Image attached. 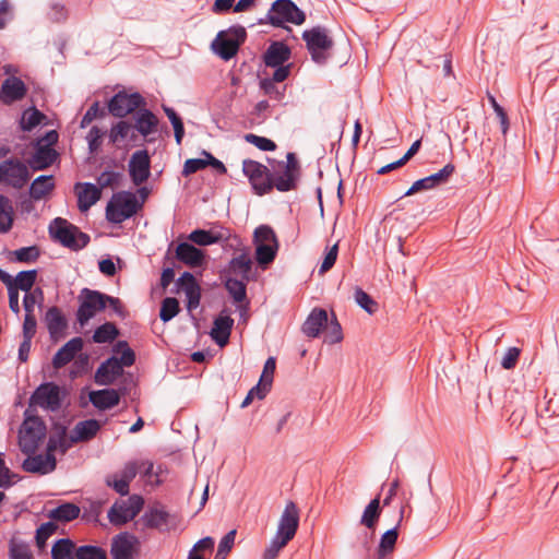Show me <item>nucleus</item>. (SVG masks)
<instances>
[{
    "mask_svg": "<svg viewBox=\"0 0 559 559\" xmlns=\"http://www.w3.org/2000/svg\"><path fill=\"white\" fill-rule=\"evenodd\" d=\"M189 240L198 246H210L213 243L224 242L226 246H240L241 240L237 236H231L229 230L221 231L195 229L189 235Z\"/></svg>",
    "mask_w": 559,
    "mask_h": 559,
    "instance_id": "obj_19",
    "label": "nucleus"
},
{
    "mask_svg": "<svg viewBox=\"0 0 559 559\" xmlns=\"http://www.w3.org/2000/svg\"><path fill=\"white\" fill-rule=\"evenodd\" d=\"M27 457L22 463V468L27 473L46 475L53 472L57 467L55 454H26Z\"/></svg>",
    "mask_w": 559,
    "mask_h": 559,
    "instance_id": "obj_25",
    "label": "nucleus"
},
{
    "mask_svg": "<svg viewBox=\"0 0 559 559\" xmlns=\"http://www.w3.org/2000/svg\"><path fill=\"white\" fill-rule=\"evenodd\" d=\"M100 423L96 419L79 421L71 431V442L80 443L92 440L100 430Z\"/></svg>",
    "mask_w": 559,
    "mask_h": 559,
    "instance_id": "obj_37",
    "label": "nucleus"
},
{
    "mask_svg": "<svg viewBox=\"0 0 559 559\" xmlns=\"http://www.w3.org/2000/svg\"><path fill=\"white\" fill-rule=\"evenodd\" d=\"M132 118L134 120V123L132 124L134 132L142 135L144 139L157 131L159 120L156 115L145 108V106L136 110Z\"/></svg>",
    "mask_w": 559,
    "mask_h": 559,
    "instance_id": "obj_26",
    "label": "nucleus"
},
{
    "mask_svg": "<svg viewBox=\"0 0 559 559\" xmlns=\"http://www.w3.org/2000/svg\"><path fill=\"white\" fill-rule=\"evenodd\" d=\"M106 116V110L105 108H100L99 107V102H94L90 108L86 110V112L84 114L81 122H80V127L82 129L86 128L87 126H90L92 123V121L96 118H103Z\"/></svg>",
    "mask_w": 559,
    "mask_h": 559,
    "instance_id": "obj_60",
    "label": "nucleus"
},
{
    "mask_svg": "<svg viewBox=\"0 0 559 559\" xmlns=\"http://www.w3.org/2000/svg\"><path fill=\"white\" fill-rule=\"evenodd\" d=\"M44 300V290L40 287H35L25 293L23 298V307L26 313H34L35 305L41 304Z\"/></svg>",
    "mask_w": 559,
    "mask_h": 559,
    "instance_id": "obj_57",
    "label": "nucleus"
},
{
    "mask_svg": "<svg viewBox=\"0 0 559 559\" xmlns=\"http://www.w3.org/2000/svg\"><path fill=\"white\" fill-rule=\"evenodd\" d=\"M50 236L59 241L63 247L71 250H80L90 242V236L81 231L76 226L67 219L57 217L49 226Z\"/></svg>",
    "mask_w": 559,
    "mask_h": 559,
    "instance_id": "obj_7",
    "label": "nucleus"
},
{
    "mask_svg": "<svg viewBox=\"0 0 559 559\" xmlns=\"http://www.w3.org/2000/svg\"><path fill=\"white\" fill-rule=\"evenodd\" d=\"M78 207L81 212H86L102 197V190L94 183H76Z\"/></svg>",
    "mask_w": 559,
    "mask_h": 559,
    "instance_id": "obj_33",
    "label": "nucleus"
},
{
    "mask_svg": "<svg viewBox=\"0 0 559 559\" xmlns=\"http://www.w3.org/2000/svg\"><path fill=\"white\" fill-rule=\"evenodd\" d=\"M145 105V98L140 93L134 92L129 94L126 91H120L108 102V112L114 117L124 118L130 114L133 115Z\"/></svg>",
    "mask_w": 559,
    "mask_h": 559,
    "instance_id": "obj_13",
    "label": "nucleus"
},
{
    "mask_svg": "<svg viewBox=\"0 0 559 559\" xmlns=\"http://www.w3.org/2000/svg\"><path fill=\"white\" fill-rule=\"evenodd\" d=\"M302 39L306 43L307 50L311 59L320 66L328 62L331 51L334 47V40L324 26H314L302 32Z\"/></svg>",
    "mask_w": 559,
    "mask_h": 559,
    "instance_id": "obj_3",
    "label": "nucleus"
},
{
    "mask_svg": "<svg viewBox=\"0 0 559 559\" xmlns=\"http://www.w3.org/2000/svg\"><path fill=\"white\" fill-rule=\"evenodd\" d=\"M332 320L328 325L324 326L325 330V342L329 344H336L343 340L342 326L337 321V318L334 313H332Z\"/></svg>",
    "mask_w": 559,
    "mask_h": 559,
    "instance_id": "obj_56",
    "label": "nucleus"
},
{
    "mask_svg": "<svg viewBox=\"0 0 559 559\" xmlns=\"http://www.w3.org/2000/svg\"><path fill=\"white\" fill-rule=\"evenodd\" d=\"M29 178L28 168L21 159L11 157L0 163V183L20 190Z\"/></svg>",
    "mask_w": 559,
    "mask_h": 559,
    "instance_id": "obj_12",
    "label": "nucleus"
},
{
    "mask_svg": "<svg viewBox=\"0 0 559 559\" xmlns=\"http://www.w3.org/2000/svg\"><path fill=\"white\" fill-rule=\"evenodd\" d=\"M74 442H71V436L68 438L67 428L62 425H56L49 435L46 452L55 454L56 451H60L64 454Z\"/></svg>",
    "mask_w": 559,
    "mask_h": 559,
    "instance_id": "obj_35",
    "label": "nucleus"
},
{
    "mask_svg": "<svg viewBox=\"0 0 559 559\" xmlns=\"http://www.w3.org/2000/svg\"><path fill=\"white\" fill-rule=\"evenodd\" d=\"M27 87L25 83L17 76L7 78L1 85L0 100L4 105H11L25 97Z\"/></svg>",
    "mask_w": 559,
    "mask_h": 559,
    "instance_id": "obj_28",
    "label": "nucleus"
},
{
    "mask_svg": "<svg viewBox=\"0 0 559 559\" xmlns=\"http://www.w3.org/2000/svg\"><path fill=\"white\" fill-rule=\"evenodd\" d=\"M44 119H46V116L36 107L27 109L22 115L20 122L21 129L23 131H32L34 128L40 124Z\"/></svg>",
    "mask_w": 559,
    "mask_h": 559,
    "instance_id": "obj_49",
    "label": "nucleus"
},
{
    "mask_svg": "<svg viewBox=\"0 0 559 559\" xmlns=\"http://www.w3.org/2000/svg\"><path fill=\"white\" fill-rule=\"evenodd\" d=\"M37 270H27L21 271L12 280L11 288H15V290H23L25 293L33 289L34 284L37 280Z\"/></svg>",
    "mask_w": 559,
    "mask_h": 559,
    "instance_id": "obj_46",
    "label": "nucleus"
},
{
    "mask_svg": "<svg viewBox=\"0 0 559 559\" xmlns=\"http://www.w3.org/2000/svg\"><path fill=\"white\" fill-rule=\"evenodd\" d=\"M276 190L288 192L296 190L301 176V167L295 153H287L286 162H276Z\"/></svg>",
    "mask_w": 559,
    "mask_h": 559,
    "instance_id": "obj_10",
    "label": "nucleus"
},
{
    "mask_svg": "<svg viewBox=\"0 0 559 559\" xmlns=\"http://www.w3.org/2000/svg\"><path fill=\"white\" fill-rule=\"evenodd\" d=\"M249 281L225 275L224 287L233 298L242 316L248 311L250 301L247 297V284Z\"/></svg>",
    "mask_w": 559,
    "mask_h": 559,
    "instance_id": "obj_24",
    "label": "nucleus"
},
{
    "mask_svg": "<svg viewBox=\"0 0 559 559\" xmlns=\"http://www.w3.org/2000/svg\"><path fill=\"white\" fill-rule=\"evenodd\" d=\"M83 340L80 336H75L68 341L55 354L52 358V366L56 369H61L66 365H68L75 355L82 350L83 348Z\"/></svg>",
    "mask_w": 559,
    "mask_h": 559,
    "instance_id": "obj_32",
    "label": "nucleus"
},
{
    "mask_svg": "<svg viewBox=\"0 0 559 559\" xmlns=\"http://www.w3.org/2000/svg\"><path fill=\"white\" fill-rule=\"evenodd\" d=\"M106 294L99 290L83 288L81 289L78 301L76 321L83 328L95 317L97 312L105 310Z\"/></svg>",
    "mask_w": 559,
    "mask_h": 559,
    "instance_id": "obj_9",
    "label": "nucleus"
},
{
    "mask_svg": "<svg viewBox=\"0 0 559 559\" xmlns=\"http://www.w3.org/2000/svg\"><path fill=\"white\" fill-rule=\"evenodd\" d=\"M45 323L51 338H58L68 328V321L61 309L57 306L48 308L45 314Z\"/></svg>",
    "mask_w": 559,
    "mask_h": 559,
    "instance_id": "obj_36",
    "label": "nucleus"
},
{
    "mask_svg": "<svg viewBox=\"0 0 559 559\" xmlns=\"http://www.w3.org/2000/svg\"><path fill=\"white\" fill-rule=\"evenodd\" d=\"M11 254L14 255L17 262L32 263L39 258L40 250L37 246H29L16 249L12 251Z\"/></svg>",
    "mask_w": 559,
    "mask_h": 559,
    "instance_id": "obj_55",
    "label": "nucleus"
},
{
    "mask_svg": "<svg viewBox=\"0 0 559 559\" xmlns=\"http://www.w3.org/2000/svg\"><path fill=\"white\" fill-rule=\"evenodd\" d=\"M76 559H107V552L99 546L83 545L75 550Z\"/></svg>",
    "mask_w": 559,
    "mask_h": 559,
    "instance_id": "obj_51",
    "label": "nucleus"
},
{
    "mask_svg": "<svg viewBox=\"0 0 559 559\" xmlns=\"http://www.w3.org/2000/svg\"><path fill=\"white\" fill-rule=\"evenodd\" d=\"M58 526L55 522L49 521L46 523H43L37 530L35 535V540L37 547L43 550L46 547L47 539L55 534Z\"/></svg>",
    "mask_w": 559,
    "mask_h": 559,
    "instance_id": "obj_54",
    "label": "nucleus"
},
{
    "mask_svg": "<svg viewBox=\"0 0 559 559\" xmlns=\"http://www.w3.org/2000/svg\"><path fill=\"white\" fill-rule=\"evenodd\" d=\"M58 156L59 154L53 147L35 144V153L29 160V166L33 170H44L50 167Z\"/></svg>",
    "mask_w": 559,
    "mask_h": 559,
    "instance_id": "obj_38",
    "label": "nucleus"
},
{
    "mask_svg": "<svg viewBox=\"0 0 559 559\" xmlns=\"http://www.w3.org/2000/svg\"><path fill=\"white\" fill-rule=\"evenodd\" d=\"M144 499L132 495L127 500H117L108 511V520L115 526H122L132 521L142 510Z\"/></svg>",
    "mask_w": 559,
    "mask_h": 559,
    "instance_id": "obj_11",
    "label": "nucleus"
},
{
    "mask_svg": "<svg viewBox=\"0 0 559 559\" xmlns=\"http://www.w3.org/2000/svg\"><path fill=\"white\" fill-rule=\"evenodd\" d=\"M298 526L299 509L294 501H288L281 515L275 535L290 542L295 537Z\"/></svg>",
    "mask_w": 559,
    "mask_h": 559,
    "instance_id": "obj_22",
    "label": "nucleus"
},
{
    "mask_svg": "<svg viewBox=\"0 0 559 559\" xmlns=\"http://www.w3.org/2000/svg\"><path fill=\"white\" fill-rule=\"evenodd\" d=\"M406 506L402 504L399 511L396 525L382 534L377 549L378 559H390L395 549L399 537V526L403 521Z\"/></svg>",
    "mask_w": 559,
    "mask_h": 559,
    "instance_id": "obj_27",
    "label": "nucleus"
},
{
    "mask_svg": "<svg viewBox=\"0 0 559 559\" xmlns=\"http://www.w3.org/2000/svg\"><path fill=\"white\" fill-rule=\"evenodd\" d=\"M454 173H455L454 164L448 163L438 173H435L425 178L416 180L411 186V188L404 193V197H409L419 191L431 190L439 186L445 185Z\"/></svg>",
    "mask_w": 559,
    "mask_h": 559,
    "instance_id": "obj_18",
    "label": "nucleus"
},
{
    "mask_svg": "<svg viewBox=\"0 0 559 559\" xmlns=\"http://www.w3.org/2000/svg\"><path fill=\"white\" fill-rule=\"evenodd\" d=\"M246 142L253 144L255 147H258L261 151L269 152V151H275L277 145L274 141L260 136L253 133H248L245 135Z\"/></svg>",
    "mask_w": 559,
    "mask_h": 559,
    "instance_id": "obj_59",
    "label": "nucleus"
},
{
    "mask_svg": "<svg viewBox=\"0 0 559 559\" xmlns=\"http://www.w3.org/2000/svg\"><path fill=\"white\" fill-rule=\"evenodd\" d=\"M276 368V360L274 357H269L264 364L262 374L260 377L259 383H262L267 389L271 390L273 383V377Z\"/></svg>",
    "mask_w": 559,
    "mask_h": 559,
    "instance_id": "obj_62",
    "label": "nucleus"
},
{
    "mask_svg": "<svg viewBox=\"0 0 559 559\" xmlns=\"http://www.w3.org/2000/svg\"><path fill=\"white\" fill-rule=\"evenodd\" d=\"M75 543L70 538L58 539L51 548L52 559H76L75 557Z\"/></svg>",
    "mask_w": 559,
    "mask_h": 559,
    "instance_id": "obj_45",
    "label": "nucleus"
},
{
    "mask_svg": "<svg viewBox=\"0 0 559 559\" xmlns=\"http://www.w3.org/2000/svg\"><path fill=\"white\" fill-rule=\"evenodd\" d=\"M33 404L46 409L58 411L62 404L60 388L53 382L41 383L29 399V405Z\"/></svg>",
    "mask_w": 559,
    "mask_h": 559,
    "instance_id": "obj_16",
    "label": "nucleus"
},
{
    "mask_svg": "<svg viewBox=\"0 0 559 559\" xmlns=\"http://www.w3.org/2000/svg\"><path fill=\"white\" fill-rule=\"evenodd\" d=\"M255 246V260L262 267L267 266L272 263L276 257L278 250V243H258Z\"/></svg>",
    "mask_w": 559,
    "mask_h": 559,
    "instance_id": "obj_48",
    "label": "nucleus"
},
{
    "mask_svg": "<svg viewBox=\"0 0 559 559\" xmlns=\"http://www.w3.org/2000/svg\"><path fill=\"white\" fill-rule=\"evenodd\" d=\"M139 472L136 462H128L119 473L107 475L105 483L121 496L129 495L130 483L135 478Z\"/></svg>",
    "mask_w": 559,
    "mask_h": 559,
    "instance_id": "obj_20",
    "label": "nucleus"
},
{
    "mask_svg": "<svg viewBox=\"0 0 559 559\" xmlns=\"http://www.w3.org/2000/svg\"><path fill=\"white\" fill-rule=\"evenodd\" d=\"M129 138L130 141H135L138 134L132 128V123L128 120H120L110 128L109 139L111 143H117L121 140Z\"/></svg>",
    "mask_w": 559,
    "mask_h": 559,
    "instance_id": "obj_43",
    "label": "nucleus"
},
{
    "mask_svg": "<svg viewBox=\"0 0 559 559\" xmlns=\"http://www.w3.org/2000/svg\"><path fill=\"white\" fill-rule=\"evenodd\" d=\"M355 301L369 314H373L378 310L377 301L368 295L362 288L357 287L355 289Z\"/></svg>",
    "mask_w": 559,
    "mask_h": 559,
    "instance_id": "obj_52",
    "label": "nucleus"
},
{
    "mask_svg": "<svg viewBox=\"0 0 559 559\" xmlns=\"http://www.w3.org/2000/svg\"><path fill=\"white\" fill-rule=\"evenodd\" d=\"M119 335V330L112 322H105L96 328L92 336L93 342L97 344L111 343Z\"/></svg>",
    "mask_w": 559,
    "mask_h": 559,
    "instance_id": "obj_47",
    "label": "nucleus"
},
{
    "mask_svg": "<svg viewBox=\"0 0 559 559\" xmlns=\"http://www.w3.org/2000/svg\"><path fill=\"white\" fill-rule=\"evenodd\" d=\"M55 188L53 176L41 175L37 177L29 187V195L34 200H40L49 194Z\"/></svg>",
    "mask_w": 559,
    "mask_h": 559,
    "instance_id": "obj_42",
    "label": "nucleus"
},
{
    "mask_svg": "<svg viewBox=\"0 0 559 559\" xmlns=\"http://www.w3.org/2000/svg\"><path fill=\"white\" fill-rule=\"evenodd\" d=\"M292 55L290 48L283 41H273L263 55V61L266 67L275 68L283 66L289 60Z\"/></svg>",
    "mask_w": 559,
    "mask_h": 559,
    "instance_id": "obj_34",
    "label": "nucleus"
},
{
    "mask_svg": "<svg viewBox=\"0 0 559 559\" xmlns=\"http://www.w3.org/2000/svg\"><path fill=\"white\" fill-rule=\"evenodd\" d=\"M305 21V12L293 0H275L266 14L265 23L274 27H285V23L301 25Z\"/></svg>",
    "mask_w": 559,
    "mask_h": 559,
    "instance_id": "obj_8",
    "label": "nucleus"
},
{
    "mask_svg": "<svg viewBox=\"0 0 559 559\" xmlns=\"http://www.w3.org/2000/svg\"><path fill=\"white\" fill-rule=\"evenodd\" d=\"M260 88L263 91L265 95L276 100H281L284 96L285 87L281 90L278 86H276L275 82L266 78L260 81Z\"/></svg>",
    "mask_w": 559,
    "mask_h": 559,
    "instance_id": "obj_64",
    "label": "nucleus"
},
{
    "mask_svg": "<svg viewBox=\"0 0 559 559\" xmlns=\"http://www.w3.org/2000/svg\"><path fill=\"white\" fill-rule=\"evenodd\" d=\"M140 542L129 532H121L112 537L110 555L112 559H135Z\"/></svg>",
    "mask_w": 559,
    "mask_h": 559,
    "instance_id": "obj_17",
    "label": "nucleus"
},
{
    "mask_svg": "<svg viewBox=\"0 0 559 559\" xmlns=\"http://www.w3.org/2000/svg\"><path fill=\"white\" fill-rule=\"evenodd\" d=\"M253 243L270 245L278 243V241L272 227H270L269 225H260L259 227L255 228L253 233Z\"/></svg>",
    "mask_w": 559,
    "mask_h": 559,
    "instance_id": "obj_53",
    "label": "nucleus"
},
{
    "mask_svg": "<svg viewBox=\"0 0 559 559\" xmlns=\"http://www.w3.org/2000/svg\"><path fill=\"white\" fill-rule=\"evenodd\" d=\"M381 511L380 495H378L367 504L360 519V524L366 526L368 530H371L372 532L371 535L365 533L360 543V549L366 558L369 556L371 550L372 535L376 531Z\"/></svg>",
    "mask_w": 559,
    "mask_h": 559,
    "instance_id": "obj_15",
    "label": "nucleus"
},
{
    "mask_svg": "<svg viewBox=\"0 0 559 559\" xmlns=\"http://www.w3.org/2000/svg\"><path fill=\"white\" fill-rule=\"evenodd\" d=\"M81 509L79 506L72 502H63L57 508L48 512V518L52 522L68 523L80 516Z\"/></svg>",
    "mask_w": 559,
    "mask_h": 559,
    "instance_id": "obj_40",
    "label": "nucleus"
},
{
    "mask_svg": "<svg viewBox=\"0 0 559 559\" xmlns=\"http://www.w3.org/2000/svg\"><path fill=\"white\" fill-rule=\"evenodd\" d=\"M177 292H183L187 297V309L192 311L197 309L201 300V287L195 277L190 272H183L176 281Z\"/></svg>",
    "mask_w": 559,
    "mask_h": 559,
    "instance_id": "obj_23",
    "label": "nucleus"
},
{
    "mask_svg": "<svg viewBox=\"0 0 559 559\" xmlns=\"http://www.w3.org/2000/svg\"><path fill=\"white\" fill-rule=\"evenodd\" d=\"M120 358L111 356L100 364L94 374V381L98 385H110L123 373V367H130L135 362V353L129 347L127 341H119L115 352H120Z\"/></svg>",
    "mask_w": 559,
    "mask_h": 559,
    "instance_id": "obj_1",
    "label": "nucleus"
},
{
    "mask_svg": "<svg viewBox=\"0 0 559 559\" xmlns=\"http://www.w3.org/2000/svg\"><path fill=\"white\" fill-rule=\"evenodd\" d=\"M143 201L130 191H119L111 197L106 206V219L112 224H121L142 209Z\"/></svg>",
    "mask_w": 559,
    "mask_h": 559,
    "instance_id": "obj_5",
    "label": "nucleus"
},
{
    "mask_svg": "<svg viewBox=\"0 0 559 559\" xmlns=\"http://www.w3.org/2000/svg\"><path fill=\"white\" fill-rule=\"evenodd\" d=\"M176 258L190 267H200L205 262L204 251L189 242H180L177 246Z\"/></svg>",
    "mask_w": 559,
    "mask_h": 559,
    "instance_id": "obj_31",
    "label": "nucleus"
},
{
    "mask_svg": "<svg viewBox=\"0 0 559 559\" xmlns=\"http://www.w3.org/2000/svg\"><path fill=\"white\" fill-rule=\"evenodd\" d=\"M179 311V301L175 297H166L162 301L159 318L163 322H168L174 319Z\"/></svg>",
    "mask_w": 559,
    "mask_h": 559,
    "instance_id": "obj_50",
    "label": "nucleus"
},
{
    "mask_svg": "<svg viewBox=\"0 0 559 559\" xmlns=\"http://www.w3.org/2000/svg\"><path fill=\"white\" fill-rule=\"evenodd\" d=\"M225 310L215 318L211 330L212 340L219 346L224 347L228 344L230 333L234 326V319L229 314H224Z\"/></svg>",
    "mask_w": 559,
    "mask_h": 559,
    "instance_id": "obj_29",
    "label": "nucleus"
},
{
    "mask_svg": "<svg viewBox=\"0 0 559 559\" xmlns=\"http://www.w3.org/2000/svg\"><path fill=\"white\" fill-rule=\"evenodd\" d=\"M246 38V28L241 25H234L228 29L218 32L211 44V48L221 59L228 61L238 53Z\"/></svg>",
    "mask_w": 559,
    "mask_h": 559,
    "instance_id": "obj_6",
    "label": "nucleus"
},
{
    "mask_svg": "<svg viewBox=\"0 0 559 559\" xmlns=\"http://www.w3.org/2000/svg\"><path fill=\"white\" fill-rule=\"evenodd\" d=\"M25 419L19 431V447L24 454H34L46 436V425L29 409L24 413Z\"/></svg>",
    "mask_w": 559,
    "mask_h": 559,
    "instance_id": "obj_4",
    "label": "nucleus"
},
{
    "mask_svg": "<svg viewBox=\"0 0 559 559\" xmlns=\"http://www.w3.org/2000/svg\"><path fill=\"white\" fill-rule=\"evenodd\" d=\"M272 168L273 170H270L265 165L253 159L242 162V173L257 195L262 197L276 189L277 169L274 165H272Z\"/></svg>",
    "mask_w": 559,
    "mask_h": 559,
    "instance_id": "obj_2",
    "label": "nucleus"
},
{
    "mask_svg": "<svg viewBox=\"0 0 559 559\" xmlns=\"http://www.w3.org/2000/svg\"><path fill=\"white\" fill-rule=\"evenodd\" d=\"M122 178V174L114 170H105L97 177L99 189L118 186Z\"/></svg>",
    "mask_w": 559,
    "mask_h": 559,
    "instance_id": "obj_61",
    "label": "nucleus"
},
{
    "mask_svg": "<svg viewBox=\"0 0 559 559\" xmlns=\"http://www.w3.org/2000/svg\"><path fill=\"white\" fill-rule=\"evenodd\" d=\"M90 401L94 407L105 411L117 406L120 395L115 389H102L90 393Z\"/></svg>",
    "mask_w": 559,
    "mask_h": 559,
    "instance_id": "obj_39",
    "label": "nucleus"
},
{
    "mask_svg": "<svg viewBox=\"0 0 559 559\" xmlns=\"http://www.w3.org/2000/svg\"><path fill=\"white\" fill-rule=\"evenodd\" d=\"M129 175L135 186H141L151 176V158L147 150L134 152L128 165Z\"/></svg>",
    "mask_w": 559,
    "mask_h": 559,
    "instance_id": "obj_21",
    "label": "nucleus"
},
{
    "mask_svg": "<svg viewBox=\"0 0 559 559\" xmlns=\"http://www.w3.org/2000/svg\"><path fill=\"white\" fill-rule=\"evenodd\" d=\"M236 538V530L229 531L219 542L214 559H226L231 550Z\"/></svg>",
    "mask_w": 559,
    "mask_h": 559,
    "instance_id": "obj_58",
    "label": "nucleus"
},
{
    "mask_svg": "<svg viewBox=\"0 0 559 559\" xmlns=\"http://www.w3.org/2000/svg\"><path fill=\"white\" fill-rule=\"evenodd\" d=\"M283 537L275 535L263 552V559H275L280 551L288 544Z\"/></svg>",
    "mask_w": 559,
    "mask_h": 559,
    "instance_id": "obj_63",
    "label": "nucleus"
},
{
    "mask_svg": "<svg viewBox=\"0 0 559 559\" xmlns=\"http://www.w3.org/2000/svg\"><path fill=\"white\" fill-rule=\"evenodd\" d=\"M236 251H239V254L234 257L226 267L223 271L222 277L224 275L239 277L245 281H254L255 274L253 272V261L250 255V250L247 247L234 246L231 247Z\"/></svg>",
    "mask_w": 559,
    "mask_h": 559,
    "instance_id": "obj_14",
    "label": "nucleus"
},
{
    "mask_svg": "<svg viewBox=\"0 0 559 559\" xmlns=\"http://www.w3.org/2000/svg\"><path fill=\"white\" fill-rule=\"evenodd\" d=\"M328 312L323 308H313L301 326L302 333L311 338L318 337L328 325Z\"/></svg>",
    "mask_w": 559,
    "mask_h": 559,
    "instance_id": "obj_30",
    "label": "nucleus"
},
{
    "mask_svg": "<svg viewBox=\"0 0 559 559\" xmlns=\"http://www.w3.org/2000/svg\"><path fill=\"white\" fill-rule=\"evenodd\" d=\"M144 526L147 528L162 530L168 524L169 513L157 507L150 508L141 518Z\"/></svg>",
    "mask_w": 559,
    "mask_h": 559,
    "instance_id": "obj_41",
    "label": "nucleus"
},
{
    "mask_svg": "<svg viewBox=\"0 0 559 559\" xmlns=\"http://www.w3.org/2000/svg\"><path fill=\"white\" fill-rule=\"evenodd\" d=\"M14 209L11 200L0 194V234L8 233L13 225Z\"/></svg>",
    "mask_w": 559,
    "mask_h": 559,
    "instance_id": "obj_44",
    "label": "nucleus"
}]
</instances>
